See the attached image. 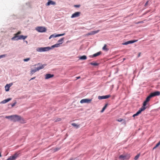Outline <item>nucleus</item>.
Here are the masks:
<instances>
[{"instance_id": "de8ad7c7", "label": "nucleus", "mask_w": 160, "mask_h": 160, "mask_svg": "<svg viewBox=\"0 0 160 160\" xmlns=\"http://www.w3.org/2000/svg\"><path fill=\"white\" fill-rule=\"evenodd\" d=\"M2 156V155H1V153H0V157H1Z\"/></svg>"}, {"instance_id": "423d86ee", "label": "nucleus", "mask_w": 160, "mask_h": 160, "mask_svg": "<svg viewBox=\"0 0 160 160\" xmlns=\"http://www.w3.org/2000/svg\"><path fill=\"white\" fill-rule=\"evenodd\" d=\"M19 154L18 152L16 153L10 157L7 160H15L18 157Z\"/></svg>"}, {"instance_id": "2f4dec72", "label": "nucleus", "mask_w": 160, "mask_h": 160, "mask_svg": "<svg viewBox=\"0 0 160 160\" xmlns=\"http://www.w3.org/2000/svg\"><path fill=\"white\" fill-rule=\"evenodd\" d=\"M30 60V58H28L23 59V61L25 62H28Z\"/></svg>"}, {"instance_id": "ddd939ff", "label": "nucleus", "mask_w": 160, "mask_h": 160, "mask_svg": "<svg viewBox=\"0 0 160 160\" xmlns=\"http://www.w3.org/2000/svg\"><path fill=\"white\" fill-rule=\"evenodd\" d=\"M110 97V95H107L105 96H98V98L99 99H105L108 98H109Z\"/></svg>"}, {"instance_id": "58836bf2", "label": "nucleus", "mask_w": 160, "mask_h": 160, "mask_svg": "<svg viewBox=\"0 0 160 160\" xmlns=\"http://www.w3.org/2000/svg\"><path fill=\"white\" fill-rule=\"evenodd\" d=\"M80 6V5H75L74 6V7H77V8H79V7Z\"/></svg>"}, {"instance_id": "c9c22d12", "label": "nucleus", "mask_w": 160, "mask_h": 160, "mask_svg": "<svg viewBox=\"0 0 160 160\" xmlns=\"http://www.w3.org/2000/svg\"><path fill=\"white\" fill-rule=\"evenodd\" d=\"M160 145V141L156 145V147H158Z\"/></svg>"}, {"instance_id": "5701e85b", "label": "nucleus", "mask_w": 160, "mask_h": 160, "mask_svg": "<svg viewBox=\"0 0 160 160\" xmlns=\"http://www.w3.org/2000/svg\"><path fill=\"white\" fill-rule=\"evenodd\" d=\"M152 97L151 95L150 94V95L147 98L146 100V101L148 102L150 100V98Z\"/></svg>"}, {"instance_id": "7ed1b4c3", "label": "nucleus", "mask_w": 160, "mask_h": 160, "mask_svg": "<svg viewBox=\"0 0 160 160\" xmlns=\"http://www.w3.org/2000/svg\"><path fill=\"white\" fill-rule=\"evenodd\" d=\"M27 37V36H24L23 35H20L19 36H14L12 38V40L18 41L19 40L23 39L24 40Z\"/></svg>"}, {"instance_id": "ea45409f", "label": "nucleus", "mask_w": 160, "mask_h": 160, "mask_svg": "<svg viewBox=\"0 0 160 160\" xmlns=\"http://www.w3.org/2000/svg\"><path fill=\"white\" fill-rule=\"evenodd\" d=\"M148 1H147L145 4V5H144L146 7L147 6V5L148 4Z\"/></svg>"}, {"instance_id": "a878e982", "label": "nucleus", "mask_w": 160, "mask_h": 160, "mask_svg": "<svg viewBox=\"0 0 160 160\" xmlns=\"http://www.w3.org/2000/svg\"><path fill=\"white\" fill-rule=\"evenodd\" d=\"M90 64L91 65H94V66H97L98 65V64L96 62H94V63L91 62L90 63Z\"/></svg>"}, {"instance_id": "20e7f679", "label": "nucleus", "mask_w": 160, "mask_h": 160, "mask_svg": "<svg viewBox=\"0 0 160 160\" xmlns=\"http://www.w3.org/2000/svg\"><path fill=\"white\" fill-rule=\"evenodd\" d=\"M20 120H23V118L17 115H12V121L16 122L20 121Z\"/></svg>"}, {"instance_id": "6ab92c4d", "label": "nucleus", "mask_w": 160, "mask_h": 160, "mask_svg": "<svg viewBox=\"0 0 160 160\" xmlns=\"http://www.w3.org/2000/svg\"><path fill=\"white\" fill-rule=\"evenodd\" d=\"M101 54V52H97V53H96L95 54H94L92 56H90V57L91 58H93L94 57H97V56H99Z\"/></svg>"}, {"instance_id": "a19ab883", "label": "nucleus", "mask_w": 160, "mask_h": 160, "mask_svg": "<svg viewBox=\"0 0 160 160\" xmlns=\"http://www.w3.org/2000/svg\"><path fill=\"white\" fill-rule=\"evenodd\" d=\"M122 121V119H121V118H120V119H118V122H121V121Z\"/></svg>"}, {"instance_id": "a18cd8bd", "label": "nucleus", "mask_w": 160, "mask_h": 160, "mask_svg": "<svg viewBox=\"0 0 160 160\" xmlns=\"http://www.w3.org/2000/svg\"><path fill=\"white\" fill-rule=\"evenodd\" d=\"M157 147H156V146L154 147L153 148V149H155V148H156Z\"/></svg>"}, {"instance_id": "dca6fc26", "label": "nucleus", "mask_w": 160, "mask_h": 160, "mask_svg": "<svg viewBox=\"0 0 160 160\" xmlns=\"http://www.w3.org/2000/svg\"><path fill=\"white\" fill-rule=\"evenodd\" d=\"M54 76L53 74H46L45 76V78L46 79H47L53 77Z\"/></svg>"}, {"instance_id": "c756f323", "label": "nucleus", "mask_w": 160, "mask_h": 160, "mask_svg": "<svg viewBox=\"0 0 160 160\" xmlns=\"http://www.w3.org/2000/svg\"><path fill=\"white\" fill-rule=\"evenodd\" d=\"M137 40H131L128 41L129 44L132 43L136 42Z\"/></svg>"}, {"instance_id": "7c9ffc66", "label": "nucleus", "mask_w": 160, "mask_h": 160, "mask_svg": "<svg viewBox=\"0 0 160 160\" xmlns=\"http://www.w3.org/2000/svg\"><path fill=\"white\" fill-rule=\"evenodd\" d=\"M5 118H7L10 119L11 120H12V115L9 116H6Z\"/></svg>"}, {"instance_id": "f3484780", "label": "nucleus", "mask_w": 160, "mask_h": 160, "mask_svg": "<svg viewBox=\"0 0 160 160\" xmlns=\"http://www.w3.org/2000/svg\"><path fill=\"white\" fill-rule=\"evenodd\" d=\"M12 99L11 98H8L7 99H6L5 100H3L0 103L4 104L5 103L8 102H9Z\"/></svg>"}, {"instance_id": "9d476101", "label": "nucleus", "mask_w": 160, "mask_h": 160, "mask_svg": "<svg viewBox=\"0 0 160 160\" xmlns=\"http://www.w3.org/2000/svg\"><path fill=\"white\" fill-rule=\"evenodd\" d=\"M65 33H63L62 34H56V33L51 35L49 37V39H51L52 38H56L58 37L64 35Z\"/></svg>"}, {"instance_id": "aec40b11", "label": "nucleus", "mask_w": 160, "mask_h": 160, "mask_svg": "<svg viewBox=\"0 0 160 160\" xmlns=\"http://www.w3.org/2000/svg\"><path fill=\"white\" fill-rule=\"evenodd\" d=\"M87 57L85 55H83L79 57V59L80 60H84L86 59Z\"/></svg>"}, {"instance_id": "f03ea898", "label": "nucleus", "mask_w": 160, "mask_h": 160, "mask_svg": "<svg viewBox=\"0 0 160 160\" xmlns=\"http://www.w3.org/2000/svg\"><path fill=\"white\" fill-rule=\"evenodd\" d=\"M46 65V64H42L41 63H38L37 64L34 65L33 66H38L37 68H35L34 69H31V74H33L36 72L39 71L40 69H43Z\"/></svg>"}, {"instance_id": "b1692460", "label": "nucleus", "mask_w": 160, "mask_h": 160, "mask_svg": "<svg viewBox=\"0 0 160 160\" xmlns=\"http://www.w3.org/2000/svg\"><path fill=\"white\" fill-rule=\"evenodd\" d=\"M106 47V44H105L104 47L102 48V49L103 50L107 51L108 50V49Z\"/></svg>"}, {"instance_id": "4be33fe9", "label": "nucleus", "mask_w": 160, "mask_h": 160, "mask_svg": "<svg viewBox=\"0 0 160 160\" xmlns=\"http://www.w3.org/2000/svg\"><path fill=\"white\" fill-rule=\"evenodd\" d=\"M72 125L74 127H75L76 128H78L80 127V125H78L75 123H72Z\"/></svg>"}, {"instance_id": "79ce46f5", "label": "nucleus", "mask_w": 160, "mask_h": 160, "mask_svg": "<svg viewBox=\"0 0 160 160\" xmlns=\"http://www.w3.org/2000/svg\"><path fill=\"white\" fill-rule=\"evenodd\" d=\"M59 149V148H56L55 149H54V151H57Z\"/></svg>"}, {"instance_id": "2eb2a0df", "label": "nucleus", "mask_w": 160, "mask_h": 160, "mask_svg": "<svg viewBox=\"0 0 160 160\" xmlns=\"http://www.w3.org/2000/svg\"><path fill=\"white\" fill-rule=\"evenodd\" d=\"M99 30H98L95 31H91L90 32L88 33L87 34V35L88 36V35H94V34H95L96 33H98V32H99Z\"/></svg>"}, {"instance_id": "0eeeda50", "label": "nucleus", "mask_w": 160, "mask_h": 160, "mask_svg": "<svg viewBox=\"0 0 160 160\" xmlns=\"http://www.w3.org/2000/svg\"><path fill=\"white\" fill-rule=\"evenodd\" d=\"M130 157L129 154H127L125 155H122L119 156V159L124 160L126 159H128Z\"/></svg>"}, {"instance_id": "6e6552de", "label": "nucleus", "mask_w": 160, "mask_h": 160, "mask_svg": "<svg viewBox=\"0 0 160 160\" xmlns=\"http://www.w3.org/2000/svg\"><path fill=\"white\" fill-rule=\"evenodd\" d=\"M92 101V99H89L88 98H85L82 99L80 101V102L81 103H89L91 102Z\"/></svg>"}, {"instance_id": "c85d7f7f", "label": "nucleus", "mask_w": 160, "mask_h": 160, "mask_svg": "<svg viewBox=\"0 0 160 160\" xmlns=\"http://www.w3.org/2000/svg\"><path fill=\"white\" fill-rule=\"evenodd\" d=\"M7 56V55L4 54L0 55V59L5 57Z\"/></svg>"}, {"instance_id": "bb28decb", "label": "nucleus", "mask_w": 160, "mask_h": 160, "mask_svg": "<svg viewBox=\"0 0 160 160\" xmlns=\"http://www.w3.org/2000/svg\"><path fill=\"white\" fill-rule=\"evenodd\" d=\"M139 156H140V154H138L135 157L134 159L135 160H137V159H138V158Z\"/></svg>"}, {"instance_id": "412c9836", "label": "nucleus", "mask_w": 160, "mask_h": 160, "mask_svg": "<svg viewBox=\"0 0 160 160\" xmlns=\"http://www.w3.org/2000/svg\"><path fill=\"white\" fill-rule=\"evenodd\" d=\"M64 38H61L58 40V42L59 44H60V45L62 44L63 43Z\"/></svg>"}, {"instance_id": "cd10ccee", "label": "nucleus", "mask_w": 160, "mask_h": 160, "mask_svg": "<svg viewBox=\"0 0 160 160\" xmlns=\"http://www.w3.org/2000/svg\"><path fill=\"white\" fill-rule=\"evenodd\" d=\"M61 120V119L59 118H57L56 119H55L54 120V121L55 122H58L60 121Z\"/></svg>"}, {"instance_id": "4468645a", "label": "nucleus", "mask_w": 160, "mask_h": 160, "mask_svg": "<svg viewBox=\"0 0 160 160\" xmlns=\"http://www.w3.org/2000/svg\"><path fill=\"white\" fill-rule=\"evenodd\" d=\"M150 94L151 95L152 97L155 96L159 95L160 94V92L159 91H156L151 93Z\"/></svg>"}, {"instance_id": "4c0bfd02", "label": "nucleus", "mask_w": 160, "mask_h": 160, "mask_svg": "<svg viewBox=\"0 0 160 160\" xmlns=\"http://www.w3.org/2000/svg\"><path fill=\"white\" fill-rule=\"evenodd\" d=\"M138 113H137V112H136V113H135V114H133V116H133V117H135L136 116H138Z\"/></svg>"}, {"instance_id": "a211bd4d", "label": "nucleus", "mask_w": 160, "mask_h": 160, "mask_svg": "<svg viewBox=\"0 0 160 160\" xmlns=\"http://www.w3.org/2000/svg\"><path fill=\"white\" fill-rule=\"evenodd\" d=\"M146 108V107H142L137 112L138 113V115L140 114L141 112L144 111Z\"/></svg>"}, {"instance_id": "f8f14e48", "label": "nucleus", "mask_w": 160, "mask_h": 160, "mask_svg": "<svg viewBox=\"0 0 160 160\" xmlns=\"http://www.w3.org/2000/svg\"><path fill=\"white\" fill-rule=\"evenodd\" d=\"M80 13H81L80 12H76L72 15L71 18H73L78 17L79 16Z\"/></svg>"}, {"instance_id": "393cba45", "label": "nucleus", "mask_w": 160, "mask_h": 160, "mask_svg": "<svg viewBox=\"0 0 160 160\" xmlns=\"http://www.w3.org/2000/svg\"><path fill=\"white\" fill-rule=\"evenodd\" d=\"M107 104H106L105 105V106L103 107L102 110L101 111V112H103L104 111V110L106 109V108L107 107Z\"/></svg>"}, {"instance_id": "9b49d317", "label": "nucleus", "mask_w": 160, "mask_h": 160, "mask_svg": "<svg viewBox=\"0 0 160 160\" xmlns=\"http://www.w3.org/2000/svg\"><path fill=\"white\" fill-rule=\"evenodd\" d=\"M13 85L12 82L10 83L9 84H8L6 85L5 87V90L6 92H8L10 88Z\"/></svg>"}, {"instance_id": "39448f33", "label": "nucleus", "mask_w": 160, "mask_h": 160, "mask_svg": "<svg viewBox=\"0 0 160 160\" xmlns=\"http://www.w3.org/2000/svg\"><path fill=\"white\" fill-rule=\"evenodd\" d=\"M35 29L38 32H43L46 31V28L44 27H38L36 28Z\"/></svg>"}, {"instance_id": "e433bc0d", "label": "nucleus", "mask_w": 160, "mask_h": 160, "mask_svg": "<svg viewBox=\"0 0 160 160\" xmlns=\"http://www.w3.org/2000/svg\"><path fill=\"white\" fill-rule=\"evenodd\" d=\"M17 102H15L14 103H13L12 104V107H13L16 104Z\"/></svg>"}, {"instance_id": "37998d69", "label": "nucleus", "mask_w": 160, "mask_h": 160, "mask_svg": "<svg viewBox=\"0 0 160 160\" xmlns=\"http://www.w3.org/2000/svg\"><path fill=\"white\" fill-rule=\"evenodd\" d=\"M77 79H78L80 78V77H76Z\"/></svg>"}, {"instance_id": "49530a36", "label": "nucleus", "mask_w": 160, "mask_h": 160, "mask_svg": "<svg viewBox=\"0 0 160 160\" xmlns=\"http://www.w3.org/2000/svg\"><path fill=\"white\" fill-rule=\"evenodd\" d=\"M25 42H26L27 43H28V41H25Z\"/></svg>"}, {"instance_id": "473e14b6", "label": "nucleus", "mask_w": 160, "mask_h": 160, "mask_svg": "<svg viewBox=\"0 0 160 160\" xmlns=\"http://www.w3.org/2000/svg\"><path fill=\"white\" fill-rule=\"evenodd\" d=\"M148 102L147 101H146V100H145L143 102V106L142 107H145L146 106L147 103Z\"/></svg>"}, {"instance_id": "72a5a7b5", "label": "nucleus", "mask_w": 160, "mask_h": 160, "mask_svg": "<svg viewBox=\"0 0 160 160\" xmlns=\"http://www.w3.org/2000/svg\"><path fill=\"white\" fill-rule=\"evenodd\" d=\"M123 45H127L128 44H129V42L128 41H127V42H126L124 43H122V44Z\"/></svg>"}, {"instance_id": "09e8293b", "label": "nucleus", "mask_w": 160, "mask_h": 160, "mask_svg": "<svg viewBox=\"0 0 160 160\" xmlns=\"http://www.w3.org/2000/svg\"><path fill=\"white\" fill-rule=\"evenodd\" d=\"M125 58H123V60H125Z\"/></svg>"}, {"instance_id": "c03bdc74", "label": "nucleus", "mask_w": 160, "mask_h": 160, "mask_svg": "<svg viewBox=\"0 0 160 160\" xmlns=\"http://www.w3.org/2000/svg\"><path fill=\"white\" fill-rule=\"evenodd\" d=\"M35 78V77H34V78H32L31 80H33V79H34V78Z\"/></svg>"}, {"instance_id": "f257e3e1", "label": "nucleus", "mask_w": 160, "mask_h": 160, "mask_svg": "<svg viewBox=\"0 0 160 160\" xmlns=\"http://www.w3.org/2000/svg\"><path fill=\"white\" fill-rule=\"evenodd\" d=\"M60 46V44L56 43L52 46L51 47H38L36 48V51L39 52H47L49 51L54 48L58 47Z\"/></svg>"}, {"instance_id": "1a4fd4ad", "label": "nucleus", "mask_w": 160, "mask_h": 160, "mask_svg": "<svg viewBox=\"0 0 160 160\" xmlns=\"http://www.w3.org/2000/svg\"><path fill=\"white\" fill-rule=\"evenodd\" d=\"M56 4V2L51 0H48V2L46 3V6H48L51 5H55Z\"/></svg>"}, {"instance_id": "f704fd0d", "label": "nucleus", "mask_w": 160, "mask_h": 160, "mask_svg": "<svg viewBox=\"0 0 160 160\" xmlns=\"http://www.w3.org/2000/svg\"><path fill=\"white\" fill-rule=\"evenodd\" d=\"M21 33V31H19L17 33H16L15 34V36H18V35L19 34H20Z\"/></svg>"}]
</instances>
